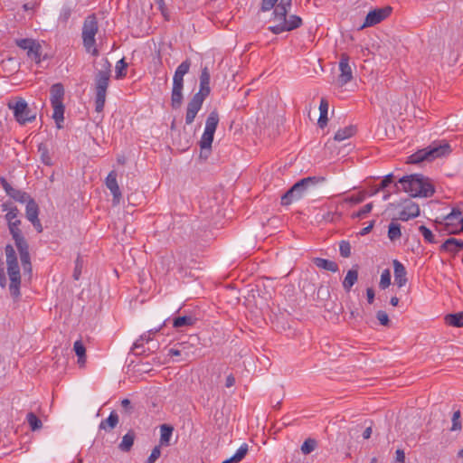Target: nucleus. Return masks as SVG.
<instances>
[{"label": "nucleus", "instance_id": "44", "mask_svg": "<svg viewBox=\"0 0 463 463\" xmlns=\"http://www.w3.org/2000/svg\"><path fill=\"white\" fill-rule=\"evenodd\" d=\"M419 231L422 234V236L424 237L426 241H428L430 243L435 242L434 235L429 228H427L424 225H420L419 227Z\"/></svg>", "mask_w": 463, "mask_h": 463}, {"label": "nucleus", "instance_id": "31", "mask_svg": "<svg viewBox=\"0 0 463 463\" xmlns=\"http://www.w3.org/2000/svg\"><path fill=\"white\" fill-rule=\"evenodd\" d=\"M445 323L451 326L462 327L463 326V311L449 314L445 317Z\"/></svg>", "mask_w": 463, "mask_h": 463}, {"label": "nucleus", "instance_id": "3", "mask_svg": "<svg viewBox=\"0 0 463 463\" xmlns=\"http://www.w3.org/2000/svg\"><path fill=\"white\" fill-rule=\"evenodd\" d=\"M402 189L411 197H429L434 194L433 185L430 180L420 175L404 176L399 180Z\"/></svg>", "mask_w": 463, "mask_h": 463}, {"label": "nucleus", "instance_id": "1", "mask_svg": "<svg viewBox=\"0 0 463 463\" xmlns=\"http://www.w3.org/2000/svg\"><path fill=\"white\" fill-rule=\"evenodd\" d=\"M2 211L6 212L5 220L8 222L10 233L14 241L15 246L19 251L21 263L25 273L31 274L32 264L29 253V246L19 226L21 224L18 219L19 210L10 203H4L1 205Z\"/></svg>", "mask_w": 463, "mask_h": 463}, {"label": "nucleus", "instance_id": "51", "mask_svg": "<svg viewBox=\"0 0 463 463\" xmlns=\"http://www.w3.org/2000/svg\"><path fill=\"white\" fill-rule=\"evenodd\" d=\"M161 450L159 447H155L147 458V463H155L156 460L160 457Z\"/></svg>", "mask_w": 463, "mask_h": 463}, {"label": "nucleus", "instance_id": "56", "mask_svg": "<svg viewBox=\"0 0 463 463\" xmlns=\"http://www.w3.org/2000/svg\"><path fill=\"white\" fill-rule=\"evenodd\" d=\"M396 461L399 463H404L405 461V453L402 449H397L396 452Z\"/></svg>", "mask_w": 463, "mask_h": 463}, {"label": "nucleus", "instance_id": "29", "mask_svg": "<svg viewBox=\"0 0 463 463\" xmlns=\"http://www.w3.org/2000/svg\"><path fill=\"white\" fill-rule=\"evenodd\" d=\"M328 108H329V105H328L327 100L324 98L321 99L320 104H319L320 116H319L318 122H317L320 128H324L327 124Z\"/></svg>", "mask_w": 463, "mask_h": 463}, {"label": "nucleus", "instance_id": "48", "mask_svg": "<svg viewBox=\"0 0 463 463\" xmlns=\"http://www.w3.org/2000/svg\"><path fill=\"white\" fill-rule=\"evenodd\" d=\"M373 209V203L365 204L361 210L352 214L353 218H364L367 213H369Z\"/></svg>", "mask_w": 463, "mask_h": 463}, {"label": "nucleus", "instance_id": "6", "mask_svg": "<svg viewBox=\"0 0 463 463\" xmlns=\"http://www.w3.org/2000/svg\"><path fill=\"white\" fill-rule=\"evenodd\" d=\"M450 146L447 142L433 143L425 149H421L411 156V163H420L424 160L432 161L450 153Z\"/></svg>", "mask_w": 463, "mask_h": 463}, {"label": "nucleus", "instance_id": "23", "mask_svg": "<svg viewBox=\"0 0 463 463\" xmlns=\"http://www.w3.org/2000/svg\"><path fill=\"white\" fill-rule=\"evenodd\" d=\"M210 93V73L206 67L202 70L200 76V90L196 94H202L203 97H207Z\"/></svg>", "mask_w": 463, "mask_h": 463}, {"label": "nucleus", "instance_id": "50", "mask_svg": "<svg viewBox=\"0 0 463 463\" xmlns=\"http://www.w3.org/2000/svg\"><path fill=\"white\" fill-rule=\"evenodd\" d=\"M364 199H365V193L364 192H360L356 195H353L351 197L346 198L345 200V202H349V203L357 204V203H362Z\"/></svg>", "mask_w": 463, "mask_h": 463}, {"label": "nucleus", "instance_id": "40", "mask_svg": "<svg viewBox=\"0 0 463 463\" xmlns=\"http://www.w3.org/2000/svg\"><path fill=\"white\" fill-rule=\"evenodd\" d=\"M8 195L10 197H12L13 199H14L15 201L20 202V203H25L27 200L30 199V196L26 193L14 189V188L8 194Z\"/></svg>", "mask_w": 463, "mask_h": 463}, {"label": "nucleus", "instance_id": "20", "mask_svg": "<svg viewBox=\"0 0 463 463\" xmlns=\"http://www.w3.org/2000/svg\"><path fill=\"white\" fill-rule=\"evenodd\" d=\"M106 185L113 194V204H118L121 199V192L117 182L116 171H110L106 178Z\"/></svg>", "mask_w": 463, "mask_h": 463}, {"label": "nucleus", "instance_id": "34", "mask_svg": "<svg viewBox=\"0 0 463 463\" xmlns=\"http://www.w3.org/2000/svg\"><path fill=\"white\" fill-rule=\"evenodd\" d=\"M26 421L32 431L40 430L43 428L42 420L32 411L27 413Z\"/></svg>", "mask_w": 463, "mask_h": 463}, {"label": "nucleus", "instance_id": "17", "mask_svg": "<svg viewBox=\"0 0 463 463\" xmlns=\"http://www.w3.org/2000/svg\"><path fill=\"white\" fill-rule=\"evenodd\" d=\"M420 215V207L412 201L406 200L402 203V209L400 211L398 220L407 222L410 219L416 218Z\"/></svg>", "mask_w": 463, "mask_h": 463}, {"label": "nucleus", "instance_id": "16", "mask_svg": "<svg viewBox=\"0 0 463 463\" xmlns=\"http://www.w3.org/2000/svg\"><path fill=\"white\" fill-rule=\"evenodd\" d=\"M205 97L202 94H194L189 101L185 115V123L190 125L194 122L198 111L201 109Z\"/></svg>", "mask_w": 463, "mask_h": 463}, {"label": "nucleus", "instance_id": "28", "mask_svg": "<svg viewBox=\"0 0 463 463\" xmlns=\"http://www.w3.org/2000/svg\"><path fill=\"white\" fill-rule=\"evenodd\" d=\"M135 438V432L133 430H129L123 436L122 440L118 445V449L124 452L129 451L134 444Z\"/></svg>", "mask_w": 463, "mask_h": 463}, {"label": "nucleus", "instance_id": "26", "mask_svg": "<svg viewBox=\"0 0 463 463\" xmlns=\"http://www.w3.org/2000/svg\"><path fill=\"white\" fill-rule=\"evenodd\" d=\"M118 421L119 419L117 412L111 411L107 419L101 420L99 424V430H103L107 432L110 431L118 425Z\"/></svg>", "mask_w": 463, "mask_h": 463}, {"label": "nucleus", "instance_id": "63", "mask_svg": "<svg viewBox=\"0 0 463 463\" xmlns=\"http://www.w3.org/2000/svg\"><path fill=\"white\" fill-rule=\"evenodd\" d=\"M392 306L396 307L399 304V298L397 297H392L390 300Z\"/></svg>", "mask_w": 463, "mask_h": 463}, {"label": "nucleus", "instance_id": "24", "mask_svg": "<svg viewBox=\"0 0 463 463\" xmlns=\"http://www.w3.org/2000/svg\"><path fill=\"white\" fill-rule=\"evenodd\" d=\"M358 280V267L355 266L352 269H349L346 273V276L343 281V288L346 292H349L352 287Z\"/></svg>", "mask_w": 463, "mask_h": 463}, {"label": "nucleus", "instance_id": "15", "mask_svg": "<svg viewBox=\"0 0 463 463\" xmlns=\"http://www.w3.org/2000/svg\"><path fill=\"white\" fill-rule=\"evenodd\" d=\"M338 82L340 86H344L353 80V69L350 64V56L347 53H341L339 61Z\"/></svg>", "mask_w": 463, "mask_h": 463}, {"label": "nucleus", "instance_id": "52", "mask_svg": "<svg viewBox=\"0 0 463 463\" xmlns=\"http://www.w3.org/2000/svg\"><path fill=\"white\" fill-rule=\"evenodd\" d=\"M324 220L327 222H335L341 218V213L338 212H328L324 215Z\"/></svg>", "mask_w": 463, "mask_h": 463}, {"label": "nucleus", "instance_id": "62", "mask_svg": "<svg viewBox=\"0 0 463 463\" xmlns=\"http://www.w3.org/2000/svg\"><path fill=\"white\" fill-rule=\"evenodd\" d=\"M372 228H373V224H370L369 226L364 227V229L361 230L360 234L365 235V234L369 233L371 232Z\"/></svg>", "mask_w": 463, "mask_h": 463}, {"label": "nucleus", "instance_id": "41", "mask_svg": "<svg viewBox=\"0 0 463 463\" xmlns=\"http://www.w3.org/2000/svg\"><path fill=\"white\" fill-rule=\"evenodd\" d=\"M317 447V441L314 439H307L301 446V451L303 454L307 455L311 453Z\"/></svg>", "mask_w": 463, "mask_h": 463}, {"label": "nucleus", "instance_id": "7", "mask_svg": "<svg viewBox=\"0 0 463 463\" xmlns=\"http://www.w3.org/2000/svg\"><path fill=\"white\" fill-rule=\"evenodd\" d=\"M437 229L447 232L449 234H458L463 231L462 212L453 209L450 213L435 220Z\"/></svg>", "mask_w": 463, "mask_h": 463}, {"label": "nucleus", "instance_id": "38", "mask_svg": "<svg viewBox=\"0 0 463 463\" xmlns=\"http://www.w3.org/2000/svg\"><path fill=\"white\" fill-rule=\"evenodd\" d=\"M38 151L40 153L42 162L46 165H52V156L49 153V150H48L46 145L40 144L38 146Z\"/></svg>", "mask_w": 463, "mask_h": 463}, {"label": "nucleus", "instance_id": "33", "mask_svg": "<svg viewBox=\"0 0 463 463\" xmlns=\"http://www.w3.org/2000/svg\"><path fill=\"white\" fill-rule=\"evenodd\" d=\"M355 128L354 126L345 127L339 129L335 135V140L343 141L346 138L353 137L355 134Z\"/></svg>", "mask_w": 463, "mask_h": 463}, {"label": "nucleus", "instance_id": "36", "mask_svg": "<svg viewBox=\"0 0 463 463\" xmlns=\"http://www.w3.org/2000/svg\"><path fill=\"white\" fill-rule=\"evenodd\" d=\"M402 236L401 225L395 222H392L388 227V238L394 241Z\"/></svg>", "mask_w": 463, "mask_h": 463}, {"label": "nucleus", "instance_id": "57", "mask_svg": "<svg viewBox=\"0 0 463 463\" xmlns=\"http://www.w3.org/2000/svg\"><path fill=\"white\" fill-rule=\"evenodd\" d=\"M0 181H1V184H2L3 188L5 189V191L6 192V194H8L12 191L13 187H12V186L10 185V184L5 180V178L1 177Z\"/></svg>", "mask_w": 463, "mask_h": 463}, {"label": "nucleus", "instance_id": "12", "mask_svg": "<svg viewBox=\"0 0 463 463\" xmlns=\"http://www.w3.org/2000/svg\"><path fill=\"white\" fill-rule=\"evenodd\" d=\"M15 43L21 49L26 51L29 59L36 63L41 62L42 46L36 40L31 38L16 39Z\"/></svg>", "mask_w": 463, "mask_h": 463}, {"label": "nucleus", "instance_id": "46", "mask_svg": "<svg viewBox=\"0 0 463 463\" xmlns=\"http://www.w3.org/2000/svg\"><path fill=\"white\" fill-rule=\"evenodd\" d=\"M127 67H128V64H127V62H125L124 59H121L120 61H118L116 65V74H117L116 77L121 78V77L125 76L127 73Z\"/></svg>", "mask_w": 463, "mask_h": 463}, {"label": "nucleus", "instance_id": "61", "mask_svg": "<svg viewBox=\"0 0 463 463\" xmlns=\"http://www.w3.org/2000/svg\"><path fill=\"white\" fill-rule=\"evenodd\" d=\"M371 435H372V427H367L363 433V437H364V439H368L371 437Z\"/></svg>", "mask_w": 463, "mask_h": 463}, {"label": "nucleus", "instance_id": "53", "mask_svg": "<svg viewBox=\"0 0 463 463\" xmlns=\"http://www.w3.org/2000/svg\"><path fill=\"white\" fill-rule=\"evenodd\" d=\"M121 406L126 413H131L132 412V405L131 402L128 399H123L121 401Z\"/></svg>", "mask_w": 463, "mask_h": 463}, {"label": "nucleus", "instance_id": "37", "mask_svg": "<svg viewBox=\"0 0 463 463\" xmlns=\"http://www.w3.org/2000/svg\"><path fill=\"white\" fill-rule=\"evenodd\" d=\"M213 132L206 131L204 130L201 140H200V146L202 149H210L212 146V143L213 141Z\"/></svg>", "mask_w": 463, "mask_h": 463}, {"label": "nucleus", "instance_id": "5", "mask_svg": "<svg viewBox=\"0 0 463 463\" xmlns=\"http://www.w3.org/2000/svg\"><path fill=\"white\" fill-rule=\"evenodd\" d=\"M191 62L189 60L183 61L176 69L173 78L171 104L174 109H178L183 101L184 76L189 71Z\"/></svg>", "mask_w": 463, "mask_h": 463}, {"label": "nucleus", "instance_id": "35", "mask_svg": "<svg viewBox=\"0 0 463 463\" xmlns=\"http://www.w3.org/2000/svg\"><path fill=\"white\" fill-rule=\"evenodd\" d=\"M247 452L248 445L242 444L232 458L224 460L222 463H238L246 456Z\"/></svg>", "mask_w": 463, "mask_h": 463}, {"label": "nucleus", "instance_id": "14", "mask_svg": "<svg viewBox=\"0 0 463 463\" xmlns=\"http://www.w3.org/2000/svg\"><path fill=\"white\" fill-rule=\"evenodd\" d=\"M112 23L105 13L92 14L86 17L82 29H105L110 27Z\"/></svg>", "mask_w": 463, "mask_h": 463}, {"label": "nucleus", "instance_id": "25", "mask_svg": "<svg viewBox=\"0 0 463 463\" xmlns=\"http://www.w3.org/2000/svg\"><path fill=\"white\" fill-rule=\"evenodd\" d=\"M313 263L319 269L328 270L331 272H337L339 270L338 264L333 260L322 258L313 259Z\"/></svg>", "mask_w": 463, "mask_h": 463}, {"label": "nucleus", "instance_id": "49", "mask_svg": "<svg viewBox=\"0 0 463 463\" xmlns=\"http://www.w3.org/2000/svg\"><path fill=\"white\" fill-rule=\"evenodd\" d=\"M376 317L379 320L381 325H383L384 326H389L390 320H389L388 314L385 311L379 310L376 314Z\"/></svg>", "mask_w": 463, "mask_h": 463}, {"label": "nucleus", "instance_id": "54", "mask_svg": "<svg viewBox=\"0 0 463 463\" xmlns=\"http://www.w3.org/2000/svg\"><path fill=\"white\" fill-rule=\"evenodd\" d=\"M393 181V175H386L383 180L382 181L381 184H380V188L381 189H383L385 187H387L390 184H392Z\"/></svg>", "mask_w": 463, "mask_h": 463}, {"label": "nucleus", "instance_id": "21", "mask_svg": "<svg viewBox=\"0 0 463 463\" xmlns=\"http://www.w3.org/2000/svg\"><path fill=\"white\" fill-rule=\"evenodd\" d=\"M394 268V283L402 288L407 283V272L405 267L397 260H393Z\"/></svg>", "mask_w": 463, "mask_h": 463}, {"label": "nucleus", "instance_id": "11", "mask_svg": "<svg viewBox=\"0 0 463 463\" xmlns=\"http://www.w3.org/2000/svg\"><path fill=\"white\" fill-rule=\"evenodd\" d=\"M317 183L316 177H307L303 178L298 183H296L282 197H281V204L288 205L293 201L300 199L307 187L309 184H314Z\"/></svg>", "mask_w": 463, "mask_h": 463}, {"label": "nucleus", "instance_id": "47", "mask_svg": "<svg viewBox=\"0 0 463 463\" xmlns=\"http://www.w3.org/2000/svg\"><path fill=\"white\" fill-rule=\"evenodd\" d=\"M82 268H83V260L80 257H78L75 260V268H74V270H73V279L75 280H78L81 275V271H82Z\"/></svg>", "mask_w": 463, "mask_h": 463}, {"label": "nucleus", "instance_id": "2", "mask_svg": "<svg viewBox=\"0 0 463 463\" xmlns=\"http://www.w3.org/2000/svg\"><path fill=\"white\" fill-rule=\"evenodd\" d=\"M292 0H262L260 10L267 12L274 8V21L278 23L277 26L269 27V29H297L302 25V19L295 14H288V9L291 7Z\"/></svg>", "mask_w": 463, "mask_h": 463}, {"label": "nucleus", "instance_id": "30", "mask_svg": "<svg viewBox=\"0 0 463 463\" xmlns=\"http://www.w3.org/2000/svg\"><path fill=\"white\" fill-rule=\"evenodd\" d=\"M174 428L167 424L160 426V444L163 446H168L170 438L173 434Z\"/></svg>", "mask_w": 463, "mask_h": 463}, {"label": "nucleus", "instance_id": "45", "mask_svg": "<svg viewBox=\"0 0 463 463\" xmlns=\"http://www.w3.org/2000/svg\"><path fill=\"white\" fill-rule=\"evenodd\" d=\"M340 255L344 258L351 256V245L346 241H342L339 245Z\"/></svg>", "mask_w": 463, "mask_h": 463}, {"label": "nucleus", "instance_id": "64", "mask_svg": "<svg viewBox=\"0 0 463 463\" xmlns=\"http://www.w3.org/2000/svg\"><path fill=\"white\" fill-rule=\"evenodd\" d=\"M24 8L25 10H32V9L33 8V5H31V4H25V5H24Z\"/></svg>", "mask_w": 463, "mask_h": 463}, {"label": "nucleus", "instance_id": "18", "mask_svg": "<svg viewBox=\"0 0 463 463\" xmlns=\"http://www.w3.org/2000/svg\"><path fill=\"white\" fill-rule=\"evenodd\" d=\"M26 218L32 222L33 227L38 232H43L42 223L38 218L39 208L37 203L33 199H29L26 202Z\"/></svg>", "mask_w": 463, "mask_h": 463}, {"label": "nucleus", "instance_id": "10", "mask_svg": "<svg viewBox=\"0 0 463 463\" xmlns=\"http://www.w3.org/2000/svg\"><path fill=\"white\" fill-rule=\"evenodd\" d=\"M51 103L53 109L52 118L55 120L57 127L61 128V123L63 122L64 117V88L61 83H55L51 87Z\"/></svg>", "mask_w": 463, "mask_h": 463}, {"label": "nucleus", "instance_id": "4", "mask_svg": "<svg viewBox=\"0 0 463 463\" xmlns=\"http://www.w3.org/2000/svg\"><path fill=\"white\" fill-rule=\"evenodd\" d=\"M5 252L6 256L7 274L10 279V294L14 298L17 299L21 295V274L16 253L12 245H6Z\"/></svg>", "mask_w": 463, "mask_h": 463}, {"label": "nucleus", "instance_id": "55", "mask_svg": "<svg viewBox=\"0 0 463 463\" xmlns=\"http://www.w3.org/2000/svg\"><path fill=\"white\" fill-rule=\"evenodd\" d=\"M184 344L182 343V344H179V346L184 348ZM183 353V349H180V348H171L169 350V353L168 354L171 355V356H178V355H181Z\"/></svg>", "mask_w": 463, "mask_h": 463}, {"label": "nucleus", "instance_id": "13", "mask_svg": "<svg viewBox=\"0 0 463 463\" xmlns=\"http://www.w3.org/2000/svg\"><path fill=\"white\" fill-rule=\"evenodd\" d=\"M392 8L391 6H384L382 8H376L370 11L366 15L364 24L360 26L359 29L375 26L376 24H380L382 21L389 17L390 14H392Z\"/></svg>", "mask_w": 463, "mask_h": 463}, {"label": "nucleus", "instance_id": "27", "mask_svg": "<svg viewBox=\"0 0 463 463\" xmlns=\"http://www.w3.org/2000/svg\"><path fill=\"white\" fill-rule=\"evenodd\" d=\"M73 350L78 356V364L80 367H83L86 364V348L80 340H77L73 345Z\"/></svg>", "mask_w": 463, "mask_h": 463}, {"label": "nucleus", "instance_id": "19", "mask_svg": "<svg viewBox=\"0 0 463 463\" xmlns=\"http://www.w3.org/2000/svg\"><path fill=\"white\" fill-rule=\"evenodd\" d=\"M96 32L97 31H82L83 46L86 52L94 57L99 55L95 38Z\"/></svg>", "mask_w": 463, "mask_h": 463}, {"label": "nucleus", "instance_id": "9", "mask_svg": "<svg viewBox=\"0 0 463 463\" xmlns=\"http://www.w3.org/2000/svg\"><path fill=\"white\" fill-rule=\"evenodd\" d=\"M110 78L109 66H107L104 70L99 71L95 77V87H96V111L101 112L105 106L106 93L109 87V81Z\"/></svg>", "mask_w": 463, "mask_h": 463}, {"label": "nucleus", "instance_id": "39", "mask_svg": "<svg viewBox=\"0 0 463 463\" xmlns=\"http://www.w3.org/2000/svg\"><path fill=\"white\" fill-rule=\"evenodd\" d=\"M194 322V320L192 317H178L174 319L173 326L178 328L182 326H192Z\"/></svg>", "mask_w": 463, "mask_h": 463}, {"label": "nucleus", "instance_id": "42", "mask_svg": "<svg viewBox=\"0 0 463 463\" xmlns=\"http://www.w3.org/2000/svg\"><path fill=\"white\" fill-rule=\"evenodd\" d=\"M391 285V272L389 269H384L382 272L379 286L381 288L385 289Z\"/></svg>", "mask_w": 463, "mask_h": 463}, {"label": "nucleus", "instance_id": "60", "mask_svg": "<svg viewBox=\"0 0 463 463\" xmlns=\"http://www.w3.org/2000/svg\"><path fill=\"white\" fill-rule=\"evenodd\" d=\"M6 285V279H5V276L4 274V271L3 269L0 270V286L2 288H5Z\"/></svg>", "mask_w": 463, "mask_h": 463}, {"label": "nucleus", "instance_id": "58", "mask_svg": "<svg viewBox=\"0 0 463 463\" xmlns=\"http://www.w3.org/2000/svg\"><path fill=\"white\" fill-rule=\"evenodd\" d=\"M366 297L369 304H373L374 300V290L372 288L366 289Z\"/></svg>", "mask_w": 463, "mask_h": 463}, {"label": "nucleus", "instance_id": "22", "mask_svg": "<svg viewBox=\"0 0 463 463\" xmlns=\"http://www.w3.org/2000/svg\"><path fill=\"white\" fill-rule=\"evenodd\" d=\"M461 249H463V241L455 238L446 240L440 246V250L456 255Z\"/></svg>", "mask_w": 463, "mask_h": 463}, {"label": "nucleus", "instance_id": "43", "mask_svg": "<svg viewBox=\"0 0 463 463\" xmlns=\"http://www.w3.org/2000/svg\"><path fill=\"white\" fill-rule=\"evenodd\" d=\"M460 419V411H456L452 416V426L450 428L451 431H458L462 429Z\"/></svg>", "mask_w": 463, "mask_h": 463}, {"label": "nucleus", "instance_id": "32", "mask_svg": "<svg viewBox=\"0 0 463 463\" xmlns=\"http://www.w3.org/2000/svg\"><path fill=\"white\" fill-rule=\"evenodd\" d=\"M218 123L219 114L216 110H213L206 119L204 130L214 133L218 126Z\"/></svg>", "mask_w": 463, "mask_h": 463}, {"label": "nucleus", "instance_id": "8", "mask_svg": "<svg viewBox=\"0 0 463 463\" xmlns=\"http://www.w3.org/2000/svg\"><path fill=\"white\" fill-rule=\"evenodd\" d=\"M7 107L13 111L15 120L20 125L33 122L36 118V114L29 108L25 99L21 97L9 100Z\"/></svg>", "mask_w": 463, "mask_h": 463}, {"label": "nucleus", "instance_id": "59", "mask_svg": "<svg viewBox=\"0 0 463 463\" xmlns=\"http://www.w3.org/2000/svg\"><path fill=\"white\" fill-rule=\"evenodd\" d=\"M234 383H235V378L233 377V375H232V374L228 375L226 378L225 386L227 388H230V387L233 386Z\"/></svg>", "mask_w": 463, "mask_h": 463}]
</instances>
